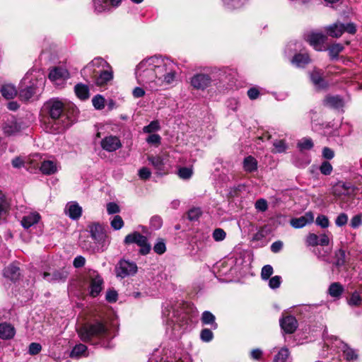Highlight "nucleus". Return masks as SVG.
<instances>
[{"mask_svg": "<svg viewBox=\"0 0 362 362\" xmlns=\"http://www.w3.org/2000/svg\"><path fill=\"white\" fill-rule=\"evenodd\" d=\"M177 66L169 57L154 55L141 61L135 69L137 83L146 89L157 90L161 86L173 84L177 78Z\"/></svg>", "mask_w": 362, "mask_h": 362, "instance_id": "nucleus-1", "label": "nucleus"}, {"mask_svg": "<svg viewBox=\"0 0 362 362\" xmlns=\"http://www.w3.org/2000/svg\"><path fill=\"white\" fill-rule=\"evenodd\" d=\"M50 117L54 120V124L50 127V132L58 134L64 132L71 124L70 119L63 114L64 103L58 99L49 100L46 105Z\"/></svg>", "mask_w": 362, "mask_h": 362, "instance_id": "nucleus-2", "label": "nucleus"}, {"mask_svg": "<svg viewBox=\"0 0 362 362\" xmlns=\"http://www.w3.org/2000/svg\"><path fill=\"white\" fill-rule=\"evenodd\" d=\"M43 83V78H38L33 71L28 72L19 85V95L21 98L25 100H29L36 93L37 89Z\"/></svg>", "mask_w": 362, "mask_h": 362, "instance_id": "nucleus-3", "label": "nucleus"}, {"mask_svg": "<svg viewBox=\"0 0 362 362\" xmlns=\"http://www.w3.org/2000/svg\"><path fill=\"white\" fill-rule=\"evenodd\" d=\"M325 347L327 350L330 349L337 352L342 351L344 358L349 361L356 360L358 358V354L355 350L351 349L346 344H344L336 337H325V346L321 354L322 356H327L328 355L324 353V349Z\"/></svg>", "mask_w": 362, "mask_h": 362, "instance_id": "nucleus-4", "label": "nucleus"}, {"mask_svg": "<svg viewBox=\"0 0 362 362\" xmlns=\"http://www.w3.org/2000/svg\"><path fill=\"white\" fill-rule=\"evenodd\" d=\"M77 333L83 341L87 342L93 338L103 337L107 333V328L100 322L86 323L77 329Z\"/></svg>", "mask_w": 362, "mask_h": 362, "instance_id": "nucleus-5", "label": "nucleus"}, {"mask_svg": "<svg viewBox=\"0 0 362 362\" xmlns=\"http://www.w3.org/2000/svg\"><path fill=\"white\" fill-rule=\"evenodd\" d=\"M88 230L91 238L95 243L100 245L101 250H105L110 244V239L105 230L104 226L98 222L90 223L88 226Z\"/></svg>", "mask_w": 362, "mask_h": 362, "instance_id": "nucleus-6", "label": "nucleus"}, {"mask_svg": "<svg viewBox=\"0 0 362 362\" xmlns=\"http://www.w3.org/2000/svg\"><path fill=\"white\" fill-rule=\"evenodd\" d=\"M86 281L88 284V292L90 296L96 297L103 288V279L95 271H89L87 274Z\"/></svg>", "mask_w": 362, "mask_h": 362, "instance_id": "nucleus-7", "label": "nucleus"}, {"mask_svg": "<svg viewBox=\"0 0 362 362\" xmlns=\"http://www.w3.org/2000/svg\"><path fill=\"white\" fill-rule=\"evenodd\" d=\"M124 243L136 244L140 247L139 252L144 255L148 254L151 249V245L148 243L147 238L138 232H134L127 235L124 238Z\"/></svg>", "mask_w": 362, "mask_h": 362, "instance_id": "nucleus-8", "label": "nucleus"}, {"mask_svg": "<svg viewBox=\"0 0 362 362\" xmlns=\"http://www.w3.org/2000/svg\"><path fill=\"white\" fill-rule=\"evenodd\" d=\"M109 66V64L103 59L95 58L83 68L82 74L84 76L91 78Z\"/></svg>", "mask_w": 362, "mask_h": 362, "instance_id": "nucleus-9", "label": "nucleus"}, {"mask_svg": "<svg viewBox=\"0 0 362 362\" xmlns=\"http://www.w3.org/2000/svg\"><path fill=\"white\" fill-rule=\"evenodd\" d=\"M212 83L211 76L206 74L198 73L190 78V85L196 90H204Z\"/></svg>", "mask_w": 362, "mask_h": 362, "instance_id": "nucleus-10", "label": "nucleus"}, {"mask_svg": "<svg viewBox=\"0 0 362 362\" xmlns=\"http://www.w3.org/2000/svg\"><path fill=\"white\" fill-rule=\"evenodd\" d=\"M137 272V266L133 262L121 260L116 267L117 276L121 278L134 275Z\"/></svg>", "mask_w": 362, "mask_h": 362, "instance_id": "nucleus-11", "label": "nucleus"}, {"mask_svg": "<svg viewBox=\"0 0 362 362\" xmlns=\"http://www.w3.org/2000/svg\"><path fill=\"white\" fill-rule=\"evenodd\" d=\"M310 81L316 89L322 90L327 87L328 83L321 69L314 68L309 74Z\"/></svg>", "mask_w": 362, "mask_h": 362, "instance_id": "nucleus-12", "label": "nucleus"}, {"mask_svg": "<svg viewBox=\"0 0 362 362\" xmlns=\"http://www.w3.org/2000/svg\"><path fill=\"white\" fill-rule=\"evenodd\" d=\"M102 148L107 152H113L122 147L120 139L116 136H107L100 141Z\"/></svg>", "mask_w": 362, "mask_h": 362, "instance_id": "nucleus-13", "label": "nucleus"}, {"mask_svg": "<svg viewBox=\"0 0 362 362\" xmlns=\"http://www.w3.org/2000/svg\"><path fill=\"white\" fill-rule=\"evenodd\" d=\"M326 40V36L321 33L312 32L306 37V40L313 48L317 51L322 50L325 47L323 45Z\"/></svg>", "mask_w": 362, "mask_h": 362, "instance_id": "nucleus-14", "label": "nucleus"}, {"mask_svg": "<svg viewBox=\"0 0 362 362\" xmlns=\"http://www.w3.org/2000/svg\"><path fill=\"white\" fill-rule=\"evenodd\" d=\"M121 0H93L94 11L100 13L117 6Z\"/></svg>", "mask_w": 362, "mask_h": 362, "instance_id": "nucleus-15", "label": "nucleus"}, {"mask_svg": "<svg viewBox=\"0 0 362 362\" xmlns=\"http://www.w3.org/2000/svg\"><path fill=\"white\" fill-rule=\"evenodd\" d=\"M148 160L153 166L158 175H165L168 173V170L165 169V158L160 156H148Z\"/></svg>", "mask_w": 362, "mask_h": 362, "instance_id": "nucleus-16", "label": "nucleus"}, {"mask_svg": "<svg viewBox=\"0 0 362 362\" xmlns=\"http://www.w3.org/2000/svg\"><path fill=\"white\" fill-rule=\"evenodd\" d=\"M313 214L311 211H308L300 217L292 218L290 221V224L294 228H301L306 225L313 223Z\"/></svg>", "mask_w": 362, "mask_h": 362, "instance_id": "nucleus-17", "label": "nucleus"}, {"mask_svg": "<svg viewBox=\"0 0 362 362\" xmlns=\"http://www.w3.org/2000/svg\"><path fill=\"white\" fill-rule=\"evenodd\" d=\"M113 78V74L111 68L109 66L98 74L91 77L94 80L95 83L98 86H104Z\"/></svg>", "mask_w": 362, "mask_h": 362, "instance_id": "nucleus-18", "label": "nucleus"}, {"mask_svg": "<svg viewBox=\"0 0 362 362\" xmlns=\"http://www.w3.org/2000/svg\"><path fill=\"white\" fill-rule=\"evenodd\" d=\"M354 186L351 183L338 182L332 187V193L337 197L349 195L354 192Z\"/></svg>", "mask_w": 362, "mask_h": 362, "instance_id": "nucleus-19", "label": "nucleus"}, {"mask_svg": "<svg viewBox=\"0 0 362 362\" xmlns=\"http://www.w3.org/2000/svg\"><path fill=\"white\" fill-rule=\"evenodd\" d=\"M65 214L73 220H78L82 214V208L76 202H68L64 209Z\"/></svg>", "mask_w": 362, "mask_h": 362, "instance_id": "nucleus-20", "label": "nucleus"}, {"mask_svg": "<svg viewBox=\"0 0 362 362\" xmlns=\"http://www.w3.org/2000/svg\"><path fill=\"white\" fill-rule=\"evenodd\" d=\"M280 325L284 332L293 333L298 327V322L293 316H286L280 320Z\"/></svg>", "mask_w": 362, "mask_h": 362, "instance_id": "nucleus-21", "label": "nucleus"}, {"mask_svg": "<svg viewBox=\"0 0 362 362\" xmlns=\"http://www.w3.org/2000/svg\"><path fill=\"white\" fill-rule=\"evenodd\" d=\"M40 218L41 216L39 213L36 211L30 212L22 218L21 225L24 228L28 229L33 225L37 223Z\"/></svg>", "mask_w": 362, "mask_h": 362, "instance_id": "nucleus-22", "label": "nucleus"}, {"mask_svg": "<svg viewBox=\"0 0 362 362\" xmlns=\"http://www.w3.org/2000/svg\"><path fill=\"white\" fill-rule=\"evenodd\" d=\"M69 76L68 71L66 69L62 68H55L52 70L49 74V78L55 82L56 84L59 85V83H57V81H64Z\"/></svg>", "mask_w": 362, "mask_h": 362, "instance_id": "nucleus-23", "label": "nucleus"}, {"mask_svg": "<svg viewBox=\"0 0 362 362\" xmlns=\"http://www.w3.org/2000/svg\"><path fill=\"white\" fill-rule=\"evenodd\" d=\"M16 334L15 328L8 323L0 324V338L3 339H12Z\"/></svg>", "mask_w": 362, "mask_h": 362, "instance_id": "nucleus-24", "label": "nucleus"}, {"mask_svg": "<svg viewBox=\"0 0 362 362\" xmlns=\"http://www.w3.org/2000/svg\"><path fill=\"white\" fill-rule=\"evenodd\" d=\"M67 276L68 274L66 271H55L52 273H43V279L49 282L64 281L66 279Z\"/></svg>", "mask_w": 362, "mask_h": 362, "instance_id": "nucleus-25", "label": "nucleus"}, {"mask_svg": "<svg viewBox=\"0 0 362 362\" xmlns=\"http://www.w3.org/2000/svg\"><path fill=\"white\" fill-rule=\"evenodd\" d=\"M58 165L53 160H44L41 163L40 171L45 175H51L58 170Z\"/></svg>", "mask_w": 362, "mask_h": 362, "instance_id": "nucleus-26", "label": "nucleus"}, {"mask_svg": "<svg viewBox=\"0 0 362 362\" xmlns=\"http://www.w3.org/2000/svg\"><path fill=\"white\" fill-rule=\"evenodd\" d=\"M344 24L336 23L326 28L327 33L332 37H339L344 33Z\"/></svg>", "mask_w": 362, "mask_h": 362, "instance_id": "nucleus-27", "label": "nucleus"}, {"mask_svg": "<svg viewBox=\"0 0 362 362\" xmlns=\"http://www.w3.org/2000/svg\"><path fill=\"white\" fill-rule=\"evenodd\" d=\"M257 160L252 156L245 157L243 162V167L246 173H252L257 170Z\"/></svg>", "mask_w": 362, "mask_h": 362, "instance_id": "nucleus-28", "label": "nucleus"}, {"mask_svg": "<svg viewBox=\"0 0 362 362\" xmlns=\"http://www.w3.org/2000/svg\"><path fill=\"white\" fill-rule=\"evenodd\" d=\"M310 62V59L307 54H297L291 59L292 64L297 67H304Z\"/></svg>", "mask_w": 362, "mask_h": 362, "instance_id": "nucleus-29", "label": "nucleus"}, {"mask_svg": "<svg viewBox=\"0 0 362 362\" xmlns=\"http://www.w3.org/2000/svg\"><path fill=\"white\" fill-rule=\"evenodd\" d=\"M74 91L76 96L81 100L89 98L88 86L82 83H78L74 87Z\"/></svg>", "mask_w": 362, "mask_h": 362, "instance_id": "nucleus-30", "label": "nucleus"}, {"mask_svg": "<svg viewBox=\"0 0 362 362\" xmlns=\"http://www.w3.org/2000/svg\"><path fill=\"white\" fill-rule=\"evenodd\" d=\"M0 92L6 99H12L17 95V90L15 86L11 84H4L1 86Z\"/></svg>", "mask_w": 362, "mask_h": 362, "instance_id": "nucleus-31", "label": "nucleus"}, {"mask_svg": "<svg viewBox=\"0 0 362 362\" xmlns=\"http://www.w3.org/2000/svg\"><path fill=\"white\" fill-rule=\"evenodd\" d=\"M274 362H291L288 349L286 347L279 349L274 357Z\"/></svg>", "mask_w": 362, "mask_h": 362, "instance_id": "nucleus-32", "label": "nucleus"}, {"mask_svg": "<svg viewBox=\"0 0 362 362\" xmlns=\"http://www.w3.org/2000/svg\"><path fill=\"white\" fill-rule=\"evenodd\" d=\"M4 275L11 281H16L20 276L19 268L14 265H10L4 269Z\"/></svg>", "mask_w": 362, "mask_h": 362, "instance_id": "nucleus-33", "label": "nucleus"}, {"mask_svg": "<svg viewBox=\"0 0 362 362\" xmlns=\"http://www.w3.org/2000/svg\"><path fill=\"white\" fill-rule=\"evenodd\" d=\"M10 208V204L3 194H0V221L5 219Z\"/></svg>", "mask_w": 362, "mask_h": 362, "instance_id": "nucleus-34", "label": "nucleus"}, {"mask_svg": "<svg viewBox=\"0 0 362 362\" xmlns=\"http://www.w3.org/2000/svg\"><path fill=\"white\" fill-rule=\"evenodd\" d=\"M202 322L204 325H211L214 329H216L218 327L215 322V316L209 311H204L202 313Z\"/></svg>", "mask_w": 362, "mask_h": 362, "instance_id": "nucleus-35", "label": "nucleus"}, {"mask_svg": "<svg viewBox=\"0 0 362 362\" xmlns=\"http://www.w3.org/2000/svg\"><path fill=\"white\" fill-rule=\"evenodd\" d=\"M325 103L327 105L334 108H339L344 105L343 100L337 95L327 97L325 99Z\"/></svg>", "mask_w": 362, "mask_h": 362, "instance_id": "nucleus-36", "label": "nucleus"}, {"mask_svg": "<svg viewBox=\"0 0 362 362\" xmlns=\"http://www.w3.org/2000/svg\"><path fill=\"white\" fill-rule=\"evenodd\" d=\"M169 326L172 327L173 334L179 336L187 329V322L181 324L172 320L171 324H169Z\"/></svg>", "mask_w": 362, "mask_h": 362, "instance_id": "nucleus-37", "label": "nucleus"}, {"mask_svg": "<svg viewBox=\"0 0 362 362\" xmlns=\"http://www.w3.org/2000/svg\"><path fill=\"white\" fill-rule=\"evenodd\" d=\"M87 346L83 344H76L72 349L70 356L71 358H78L86 356Z\"/></svg>", "mask_w": 362, "mask_h": 362, "instance_id": "nucleus-38", "label": "nucleus"}, {"mask_svg": "<svg viewBox=\"0 0 362 362\" xmlns=\"http://www.w3.org/2000/svg\"><path fill=\"white\" fill-rule=\"evenodd\" d=\"M329 294L332 296V297H334V298H339L343 291H344V288L343 286L339 284V283H332L329 287Z\"/></svg>", "mask_w": 362, "mask_h": 362, "instance_id": "nucleus-39", "label": "nucleus"}, {"mask_svg": "<svg viewBox=\"0 0 362 362\" xmlns=\"http://www.w3.org/2000/svg\"><path fill=\"white\" fill-rule=\"evenodd\" d=\"M19 129L13 120L6 122L3 126V131L7 135H12L18 132Z\"/></svg>", "mask_w": 362, "mask_h": 362, "instance_id": "nucleus-40", "label": "nucleus"}, {"mask_svg": "<svg viewBox=\"0 0 362 362\" xmlns=\"http://www.w3.org/2000/svg\"><path fill=\"white\" fill-rule=\"evenodd\" d=\"M297 146L301 151L310 150L313 147V142L310 138H303L298 141Z\"/></svg>", "mask_w": 362, "mask_h": 362, "instance_id": "nucleus-41", "label": "nucleus"}, {"mask_svg": "<svg viewBox=\"0 0 362 362\" xmlns=\"http://www.w3.org/2000/svg\"><path fill=\"white\" fill-rule=\"evenodd\" d=\"M92 103L96 110H102L105 107V99L103 95L98 94L93 98Z\"/></svg>", "mask_w": 362, "mask_h": 362, "instance_id": "nucleus-42", "label": "nucleus"}, {"mask_svg": "<svg viewBox=\"0 0 362 362\" xmlns=\"http://www.w3.org/2000/svg\"><path fill=\"white\" fill-rule=\"evenodd\" d=\"M274 146V153H284L287 149V145L284 140H276L273 144Z\"/></svg>", "mask_w": 362, "mask_h": 362, "instance_id": "nucleus-43", "label": "nucleus"}, {"mask_svg": "<svg viewBox=\"0 0 362 362\" xmlns=\"http://www.w3.org/2000/svg\"><path fill=\"white\" fill-rule=\"evenodd\" d=\"M153 250L158 255H162L166 251V245L163 239L159 238L157 240L153 246Z\"/></svg>", "mask_w": 362, "mask_h": 362, "instance_id": "nucleus-44", "label": "nucleus"}, {"mask_svg": "<svg viewBox=\"0 0 362 362\" xmlns=\"http://www.w3.org/2000/svg\"><path fill=\"white\" fill-rule=\"evenodd\" d=\"M361 302H362V298H361L360 293L358 291H354L351 294L350 298L348 300L349 304L350 305H354V306L360 305Z\"/></svg>", "mask_w": 362, "mask_h": 362, "instance_id": "nucleus-45", "label": "nucleus"}, {"mask_svg": "<svg viewBox=\"0 0 362 362\" xmlns=\"http://www.w3.org/2000/svg\"><path fill=\"white\" fill-rule=\"evenodd\" d=\"M160 129V124L157 120L152 121L148 125L143 128L144 133L151 134Z\"/></svg>", "mask_w": 362, "mask_h": 362, "instance_id": "nucleus-46", "label": "nucleus"}, {"mask_svg": "<svg viewBox=\"0 0 362 362\" xmlns=\"http://www.w3.org/2000/svg\"><path fill=\"white\" fill-rule=\"evenodd\" d=\"M273 272V267L271 265H264L261 271V277L263 280H268L272 275Z\"/></svg>", "mask_w": 362, "mask_h": 362, "instance_id": "nucleus-47", "label": "nucleus"}, {"mask_svg": "<svg viewBox=\"0 0 362 362\" xmlns=\"http://www.w3.org/2000/svg\"><path fill=\"white\" fill-rule=\"evenodd\" d=\"M343 46L340 44H334L329 48V54L332 58H335L342 51Z\"/></svg>", "mask_w": 362, "mask_h": 362, "instance_id": "nucleus-48", "label": "nucleus"}, {"mask_svg": "<svg viewBox=\"0 0 362 362\" xmlns=\"http://www.w3.org/2000/svg\"><path fill=\"white\" fill-rule=\"evenodd\" d=\"M223 4L229 9H235L243 6L241 0H223Z\"/></svg>", "mask_w": 362, "mask_h": 362, "instance_id": "nucleus-49", "label": "nucleus"}, {"mask_svg": "<svg viewBox=\"0 0 362 362\" xmlns=\"http://www.w3.org/2000/svg\"><path fill=\"white\" fill-rule=\"evenodd\" d=\"M212 236L215 241L219 242L226 238V233L222 228H218L214 230Z\"/></svg>", "mask_w": 362, "mask_h": 362, "instance_id": "nucleus-50", "label": "nucleus"}, {"mask_svg": "<svg viewBox=\"0 0 362 362\" xmlns=\"http://www.w3.org/2000/svg\"><path fill=\"white\" fill-rule=\"evenodd\" d=\"M42 350V346L40 344L37 342L31 343L28 346V352L31 356L38 354Z\"/></svg>", "mask_w": 362, "mask_h": 362, "instance_id": "nucleus-51", "label": "nucleus"}, {"mask_svg": "<svg viewBox=\"0 0 362 362\" xmlns=\"http://www.w3.org/2000/svg\"><path fill=\"white\" fill-rule=\"evenodd\" d=\"M110 224L115 230H119L123 227L124 222L121 216L116 215L113 217Z\"/></svg>", "mask_w": 362, "mask_h": 362, "instance_id": "nucleus-52", "label": "nucleus"}, {"mask_svg": "<svg viewBox=\"0 0 362 362\" xmlns=\"http://www.w3.org/2000/svg\"><path fill=\"white\" fill-rule=\"evenodd\" d=\"M362 225V214H358L354 216L350 221V226L351 228L356 229L359 228Z\"/></svg>", "mask_w": 362, "mask_h": 362, "instance_id": "nucleus-53", "label": "nucleus"}, {"mask_svg": "<svg viewBox=\"0 0 362 362\" xmlns=\"http://www.w3.org/2000/svg\"><path fill=\"white\" fill-rule=\"evenodd\" d=\"M333 168L328 161H324L322 163L320 170L322 174L325 175H329L332 173Z\"/></svg>", "mask_w": 362, "mask_h": 362, "instance_id": "nucleus-54", "label": "nucleus"}, {"mask_svg": "<svg viewBox=\"0 0 362 362\" xmlns=\"http://www.w3.org/2000/svg\"><path fill=\"white\" fill-rule=\"evenodd\" d=\"M316 224L321 228H326L329 225V221L328 218L325 215H320L316 218Z\"/></svg>", "mask_w": 362, "mask_h": 362, "instance_id": "nucleus-55", "label": "nucleus"}, {"mask_svg": "<svg viewBox=\"0 0 362 362\" xmlns=\"http://www.w3.org/2000/svg\"><path fill=\"white\" fill-rule=\"evenodd\" d=\"M335 257L337 265L340 266L344 264L346 260L345 251L341 249L339 250L335 254Z\"/></svg>", "mask_w": 362, "mask_h": 362, "instance_id": "nucleus-56", "label": "nucleus"}, {"mask_svg": "<svg viewBox=\"0 0 362 362\" xmlns=\"http://www.w3.org/2000/svg\"><path fill=\"white\" fill-rule=\"evenodd\" d=\"M178 175L182 179H189L192 175V170L189 168H182L178 170Z\"/></svg>", "mask_w": 362, "mask_h": 362, "instance_id": "nucleus-57", "label": "nucleus"}, {"mask_svg": "<svg viewBox=\"0 0 362 362\" xmlns=\"http://www.w3.org/2000/svg\"><path fill=\"white\" fill-rule=\"evenodd\" d=\"M255 206L257 211L264 212L267 210L268 204L266 199H259L255 202Z\"/></svg>", "mask_w": 362, "mask_h": 362, "instance_id": "nucleus-58", "label": "nucleus"}, {"mask_svg": "<svg viewBox=\"0 0 362 362\" xmlns=\"http://www.w3.org/2000/svg\"><path fill=\"white\" fill-rule=\"evenodd\" d=\"M348 219L349 218L346 214L341 213L335 219V224L339 227L344 226L347 223Z\"/></svg>", "mask_w": 362, "mask_h": 362, "instance_id": "nucleus-59", "label": "nucleus"}, {"mask_svg": "<svg viewBox=\"0 0 362 362\" xmlns=\"http://www.w3.org/2000/svg\"><path fill=\"white\" fill-rule=\"evenodd\" d=\"M306 243L310 246L319 245V236L315 233H309L306 238Z\"/></svg>", "mask_w": 362, "mask_h": 362, "instance_id": "nucleus-60", "label": "nucleus"}, {"mask_svg": "<svg viewBox=\"0 0 362 362\" xmlns=\"http://www.w3.org/2000/svg\"><path fill=\"white\" fill-rule=\"evenodd\" d=\"M281 284V277L280 276H274L269 281V286L272 289L277 288Z\"/></svg>", "mask_w": 362, "mask_h": 362, "instance_id": "nucleus-61", "label": "nucleus"}, {"mask_svg": "<svg viewBox=\"0 0 362 362\" xmlns=\"http://www.w3.org/2000/svg\"><path fill=\"white\" fill-rule=\"evenodd\" d=\"M200 337H201V339L202 341L209 342L212 340V339L214 337V334H213V332L210 329H204L201 332Z\"/></svg>", "mask_w": 362, "mask_h": 362, "instance_id": "nucleus-62", "label": "nucleus"}, {"mask_svg": "<svg viewBox=\"0 0 362 362\" xmlns=\"http://www.w3.org/2000/svg\"><path fill=\"white\" fill-rule=\"evenodd\" d=\"M142 86L143 87H141V86L135 87L132 90V95L134 98H140L145 95L146 91H145L144 88H146L144 86Z\"/></svg>", "mask_w": 362, "mask_h": 362, "instance_id": "nucleus-63", "label": "nucleus"}, {"mask_svg": "<svg viewBox=\"0 0 362 362\" xmlns=\"http://www.w3.org/2000/svg\"><path fill=\"white\" fill-rule=\"evenodd\" d=\"M161 138L158 134H150L146 139V142L150 144L158 146L160 144Z\"/></svg>", "mask_w": 362, "mask_h": 362, "instance_id": "nucleus-64", "label": "nucleus"}]
</instances>
